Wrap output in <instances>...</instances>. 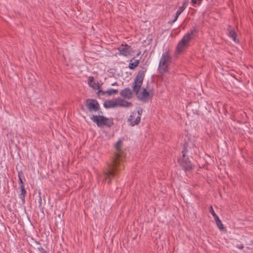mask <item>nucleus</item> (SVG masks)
<instances>
[{"label": "nucleus", "mask_w": 253, "mask_h": 253, "mask_svg": "<svg viewBox=\"0 0 253 253\" xmlns=\"http://www.w3.org/2000/svg\"><path fill=\"white\" fill-rule=\"evenodd\" d=\"M146 71V70L139 71L132 84L133 92L138 99L143 102L147 101L149 96V92L145 88H143V91L139 93Z\"/></svg>", "instance_id": "1"}, {"label": "nucleus", "mask_w": 253, "mask_h": 253, "mask_svg": "<svg viewBox=\"0 0 253 253\" xmlns=\"http://www.w3.org/2000/svg\"><path fill=\"white\" fill-rule=\"evenodd\" d=\"M121 158V154L117 153L113 158L112 163L108 165V168L104 171L103 181H108V183H110L111 179L116 176L118 172L122 169L123 167L120 164Z\"/></svg>", "instance_id": "2"}, {"label": "nucleus", "mask_w": 253, "mask_h": 253, "mask_svg": "<svg viewBox=\"0 0 253 253\" xmlns=\"http://www.w3.org/2000/svg\"><path fill=\"white\" fill-rule=\"evenodd\" d=\"M197 32L196 28H193L186 34L177 45L176 51L180 53L183 52L189 45V42L195 36Z\"/></svg>", "instance_id": "3"}, {"label": "nucleus", "mask_w": 253, "mask_h": 253, "mask_svg": "<svg viewBox=\"0 0 253 253\" xmlns=\"http://www.w3.org/2000/svg\"><path fill=\"white\" fill-rule=\"evenodd\" d=\"M171 62V57L167 51L164 52L160 59L158 70L159 73L163 75L166 72Z\"/></svg>", "instance_id": "4"}, {"label": "nucleus", "mask_w": 253, "mask_h": 253, "mask_svg": "<svg viewBox=\"0 0 253 253\" xmlns=\"http://www.w3.org/2000/svg\"><path fill=\"white\" fill-rule=\"evenodd\" d=\"M90 119L93 122L96 123L99 127L106 126L110 127L113 125V121L112 119L106 118L101 115H93Z\"/></svg>", "instance_id": "5"}, {"label": "nucleus", "mask_w": 253, "mask_h": 253, "mask_svg": "<svg viewBox=\"0 0 253 253\" xmlns=\"http://www.w3.org/2000/svg\"><path fill=\"white\" fill-rule=\"evenodd\" d=\"M142 111V109H140L137 111L131 112V115L127 120V122L129 123L130 126H133L139 123Z\"/></svg>", "instance_id": "6"}, {"label": "nucleus", "mask_w": 253, "mask_h": 253, "mask_svg": "<svg viewBox=\"0 0 253 253\" xmlns=\"http://www.w3.org/2000/svg\"><path fill=\"white\" fill-rule=\"evenodd\" d=\"M186 151L183 150L182 153L183 155V158L180 159L179 164L185 171H188L192 169V165L191 162L189 161V158L185 157Z\"/></svg>", "instance_id": "7"}, {"label": "nucleus", "mask_w": 253, "mask_h": 253, "mask_svg": "<svg viewBox=\"0 0 253 253\" xmlns=\"http://www.w3.org/2000/svg\"><path fill=\"white\" fill-rule=\"evenodd\" d=\"M85 106L90 112H96L99 109V105L98 102L94 99H87L85 102Z\"/></svg>", "instance_id": "8"}, {"label": "nucleus", "mask_w": 253, "mask_h": 253, "mask_svg": "<svg viewBox=\"0 0 253 253\" xmlns=\"http://www.w3.org/2000/svg\"><path fill=\"white\" fill-rule=\"evenodd\" d=\"M118 49L119 51L120 54L125 56L129 55L132 50L131 47L127 44H122L118 48Z\"/></svg>", "instance_id": "9"}, {"label": "nucleus", "mask_w": 253, "mask_h": 253, "mask_svg": "<svg viewBox=\"0 0 253 253\" xmlns=\"http://www.w3.org/2000/svg\"><path fill=\"white\" fill-rule=\"evenodd\" d=\"M227 30L228 32V36L232 39L233 41L235 42H238L236 38L237 34L234 31V28L232 26L229 25L228 27Z\"/></svg>", "instance_id": "10"}, {"label": "nucleus", "mask_w": 253, "mask_h": 253, "mask_svg": "<svg viewBox=\"0 0 253 253\" xmlns=\"http://www.w3.org/2000/svg\"><path fill=\"white\" fill-rule=\"evenodd\" d=\"M120 95L123 97L129 99L132 97V91L129 88L127 87L120 92Z\"/></svg>", "instance_id": "11"}, {"label": "nucleus", "mask_w": 253, "mask_h": 253, "mask_svg": "<svg viewBox=\"0 0 253 253\" xmlns=\"http://www.w3.org/2000/svg\"><path fill=\"white\" fill-rule=\"evenodd\" d=\"M88 83L91 87L93 88L94 89H98L100 90L99 88V85L98 83H96L94 81V78L93 77H89L88 81Z\"/></svg>", "instance_id": "12"}, {"label": "nucleus", "mask_w": 253, "mask_h": 253, "mask_svg": "<svg viewBox=\"0 0 253 253\" xmlns=\"http://www.w3.org/2000/svg\"><path fill=\"white\" fill-rule=\"evenodd\" d=\"M118 92V90L115 89H109L106 91H103L101 90H99L98 91V94H101L102 95H104L106 93H107L109 95H111L114 94H117Z\"/></svg>", "instance_id": "13"}, {"label": "nucleus", "mask_w": 253, "mask_h": 253, "mask_svg": "<svg viewBox=\"0 0 253 253\" xmlns=\"http://www.w3.org/2000/svg\"><path fill=\"white\" fill-rule=\"evenodd\" d=\"M104 107L106 108H115L116 104L114 100H108L104 103Z\"/></svg>", "instance_id": "14"}, {"label": "nucleus", "mask_w": 253, "mask_h": 253, "mask_svg": "<svg viewBox=\"0 0 253 253\" xmlns=\"http://www.w3.org/2000/svg\"><path fill=\"white\" fill-rule=\"evenodd\" d=\"M139 63L138 60H135L133 62L130 63L128 65V67L130 69H134L136 67L138 66Z\"/></svg>", "instance_id": "15"}, {"label": "nucleus", "mask_w": 253, "mask_h": 253, "mask_svg": "<svg viewBox=\"0 0 253 253\" xmlns=\"http://www.w3.org/2000/svg\"><path fill=\"white\" fill-rule=\"evenodd\" d=\"M26 193L25 189L21 190V193L19 195V198L22 200V203L24 204L25 202V197Z\"/></svg>", "instance_id": "16"}, {"label": "nucleus", "mask_w": 253, "mask_h": 253, "mask_svg": "<svg viewBox=\"0 0 253 253\" xmlns=\"http://www.w3.org/2000/svg\"><path fill=\"white\" fill-rule=\"evenodd\" d=\"M132 106V104L131 102L124 100L122 104L121 107L128 108L131 107Z\"/></svg>", "instance_id": "17"}, {"label": "nucleus", "mask_w": 253, "mask_h": 253, "mask_svg": "<svg viewBox=\"0 0 253 253\" xmlns=\"http://www.w3.org/2000/svg\"><path fill=\"white\" fill-rule=\"evenodd\" d=\"M115 100L116 107L119 106L121 107L122 104L124 100L120 98H116Z\"/></svg>", "instance_id": "18"}, {"label": "nucleus", "mask_w": 253, "mask_h": 253, "mask_svg": "<svg viewBox=\"0 0 253 253\" xmlns=\"http://www.w3.org/2000/svg\"><path fill=\"white\" fill-rule=\"evenodd\" d=\"M215 223L217 226L220 230H222L224 229V226L221 220L218 221V222H216Z\"/></svg>", "instance_id": "19"}, {"label": "nucleus", "mask_w": 253, "mask_h": 253, "mask_svg": "<svg viewBox=\"0 0 253 253\" xmlns=\"http://www.w3.org/2000/svg\"><path fill=\"white\" fill-rule=\"evenodd\" d=\"M184 6H180L178 10L176 11V14L178 15H180V14L184 11Z\"/></svg>", "instance_id": "20"}, {"label": "nucleus", "mask_w": 253, "mask_h": 253, "mask_svg": "<svg viewBox=\"0 0 253 253\" xmlns=\"http://www.w3.org/2000/svg\"><path fill=\"white\" fill-rule=\"evenodd\" d=\"M121 142L120 141H118L116 142L115 144V147L116 149L119 151L121 148Z\"/></svg>", "instance_id": "21"}, {"label": "nucleus", "mask_w": 253, "mask_h": 253, "mask_svg": "<svg viewBox=\"0 0 253 253\" xmlns=\"http://www.w3.org/2000/svg\"><path fill=\"white\" fill-rule=\"evenodd\" d=\"M210 212L212 215L213 216H214L215 215H216V213H215L212 207L211 206L210 207Z\"/></svg>", "instance_id": "22"}, {"label": "nucleus", "mask_w": 253, "mask_h": 253, "mask_svg": "<svg viewBox=\"0 0 253 253\" xmlns=\"http://www.w3.org/2000/svg\"><path fill=\"white\" fill-rule=\"evenodd\" d=\"M188 3V1L187 0H185L184 1L183 3V4L181 6H184V9L186 8V7L187 6Z\"/></svg>", "instance_id": "23"}, {"label": "nucleus", "mask_w": 253, "mask_h": 253, "mask_svg": "<svg viewBox=\"0 0 253 253\" xmlns=\"http://www.w3.org/2000/svg\"><path fill=\"white\" fill-rule=\"evenodd\" d=\"M18 177H19V185L24 184V183L22 181V179L20 174H18Z\"/></svg>", "instance_id": "24"}, {"label": "nucleus", "mask_w": 253, "mask_h": 253, "mask_svg": "<svg viewBox=\"0 0 253 253\" xmlns=\"http://www.w3.org/2000/svg\"><path fill=\"white\" fill-rule=\"evenodd\" d=\"M213 217H214L215 222H218V221L220 220L219 217L217 215H215V216H214Z\"/></svg>", "instance_id": "25"}, {"label": "nucleus", "mask_w": 253, "mask_h": 253, "mask_svg": "<svg viewBox=\"0 0 253 253\" xmlns=\"http://www.w3.org/2000/svg\"><path fill=\"white\" fill-rule=\"evenodd\" d=\"M39 250L42 253H46V251L42 247L39 248Z\"/></svg>", "instance_id": "26"}, {"label": "nucleus", "mask_w": 253, "mask_h": 253, "mask_svg": "<svg viewBox=\"0 0 253 253\" xmlns=\"http://www.w3.org/2000/svg\"><path fill=\"white\" fill-rule=\"evenodd\" d=\"M178 16H179V15H177V14H175V16H174V19H173V20L172 22H175L177 20V18H178Z\"/></svg>", "instance_id": "27"}, {"label": "nucleus", "mask_w": 253, "mask_h": 253, "mask_svg": "<svg viewBox=\"0 0 253 253\" xmlns=\"http://www.w3.org/2000/svg\"><path fill=\"white\" fill-rule=\"evenodd\" d=\"M237 247L239 249H243L244 248V246L242 245H237Z\"/></svg>", "instance_id": "28"}, {"label": "nucleus", "mask_w": 253, "mask_h": 253, "mask_svg": "<svg viewBox=\"0 0 253 253\" xmlns=\"http://www.w3.org/2000/svg\"><path fill=\"white\" fill-rule=\"evenodd\" d=\"M192 0V2L194 4H197V1L198 0Z\"/></svg>", "instance_id": "29"}, {"label": "nucleus", "mask_w": 253, "mask_h": 253, "mask_svg": "<svg viewBox=\"0 0 253 253\" xmlns=\"http://www.w3.org/2000/svg\"><path fill=\"white\" fill-rule=\"evenodd\" d=\"M20 188L21 190H22V189H25L24 184L20 185Z\"/></svg>", "instance_id": "30"}, {"label": "nucleus", "mask_w": 253, "mask_h": 253, "mask_svg": "<svg viewBox=\"0 0 253 253\" xmlns=\"http://www.w3.org/2000/svg\"><path fill=\"white\" fill-rule=\"evenodd\" d=\"M117 85V82H115L112 84V85Z\"/></svg>", "instance_id": "31"}, {"label": "nucleus", "mask_w": 253, "mask_h": 253, "mask_svg": "<svg viewBox=\"0 0 253 253\" xmlns=\"http://www.w3.org/2000/svg\"><path fill=\"white\" fill-rule=\"evenodd\" d=\"M41 201H42V199H41V198H40V201H39V202H40V204H41Z\"/></svg>", "instance_id": "32"}]
</instances>
